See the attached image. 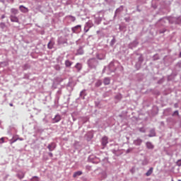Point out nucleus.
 Segmentation results:
<instances>
[{"instance_id":"6ab92c4d","label":"nucleus","mask_w":181,"mask_h":181,"mask_svg":"<svg viewBox=\"0 0 181 181\" xmlns=\"http://www.w3.org/2000/svg\"><path fill=\"white\" fill-rule=\"evenodd\" d=\"M138 46V41L134 40L129 44V49H134Z\"/></svg>"},{"instance_id":"338daca9","label":"nucleus","mask_w":181,"mask_h":181,"mask_svg":"<svg viewBox=\"0 0 181 181\" xmlns=\"http://www.w3.org/2000/svg\"><path fill=\"white\" fill-rule=\"evenodd\" d=\"M5 18H6L5 14H3V15L1 16V19H5Z\"/></svg>"},{"instance_id":"58836bf2","label":"nucleus","mask_w":181,"mask_h":181,"mask_svg":"<svg viewBox=\"0 0 181 181\" xmlns=\"http://www.w3.org/2000/svg\"><path fill=\"white\" fill-rule=\"evenodd\" d=\"M29 69H30V64H25L23 66V70H29Z\"/></svg>"},{"instance_id":"774afa93","label":"nucleus","mask_w":181,"mask_h":181,"mask_svg":"<svg viewBox=\"0 0 181 181\" xmlns=\"http://www.w3.org/2000/svg\"><path fill=\"white\" fill-rule=\"evenodd\" d=\"M96 33H97V35H100V33H101V30L96 31Z\"/></svg>"},{"instance_id":"69168bd1","label":"nucleus","mask_w":181,"mask_h":181,"mask_svg":"<svg viewBox=\"0 0 181 181\" xmlns=\"http://www.w3.org/2000/svg\"><path fill=\"white\" fill-rule=\"evenodd\" d=\"M48 155L50 158H53V153L49 152L48 153Z\"/></svg>"},{"instance_id":"c03bdc74","label":"nucleus","mask_w":181,"mask_h":181,"mask_svg":"<svg viewBox=\"0 0 181 181\" xmlns=\"http://www.w3.org/2000/svg\"><path fill=\"white\" fill-rule=\"evenodd\" d=\"M59 100L60 99H57V98H55L54 105V107H55V108H57V107H59Z\"/></svg>"},{"instance_id":"052dcab7","label":"nucleus","mask_w":181,"mask_h":181,"mask_svg":"<svg viewBox=\"0 0 181 181\" xmlns=\"http://www.w3.org/2000/svg\"><path fill=\"white\" fill-rule=\"evenodd\" d=\"M0 64H3L4 67H6V66H8V63L6 62H0Z\"/></svg>"},{"instance_id":"8fccbe9b","label":"nucleus","mask_w":181,"mask_h":181,"mask_svg":"<svg viewBox=\"0 0 181 181\" xmlns=\"http://www.w3.org/2000/svg\"><path fill=\"white\" fill-rule=\"evenodd\" d=\"M29 77H30V74H25L23 78H24L25 80H29Z\"/></svg>"},{"instance_id":"ddd939ff","label":"nucleus","mask_w":181,"mask_h":181,"mask_svg":"<svg viewBox=\"0 0 181 181\" xmlns=\"http://www.w3.org/2000/svg\"><path fill=\"white\" fill-rule=\"evenodd\" d=\"M86 91L87 90L86 89L81 90L79 94V98H81V100H86V95H87Z\"/></svg>"},{"instance_id":"5fc2aeb1","label":"nucleus","mask_w":181,"mask_h":181,"mask_svg":"<svg viewBox=\"0 0 181 181\" xmlns=\"http://www.w3.org/2000/svg\"><path fill=\"white\" fill-rule=\"evenodd\" d=\"M167 80H168V81H172V80H173L172 75L168 76Z\"/></svg>"},{"instance_id":"7c9ffc66","label":"nucleus","mask_w":181,"mask_h":181,"mask_svg":"<svg viewBox=\"0 0 181 181\" xmlns=\"http://www.w3.org/2000/svg\"><path fill=\"white\" fill-rule=\"evenodd\" d=\"M83 175L82 171H76L74 173L73 177H78V176H81Z\"/></svg>"},{"instance_id":"4d7b16f0","label":"nucleus","mask_w":181,"mask_h":181,"mask_svg":"<svg viewBox=\"0 0 181 181\" xmlns=\"http://www.w3.org/2000/svg\"><path fill=\"white\" fill-rule=\"evenodd\" d=\"M134 151V148H129L126 151V153H129L130 152H132Z\"/></svg>"},{"instance_id":"864d4df0","label":"nucleus","mask_w":181,"mask_h":181,"mask_svg":"<svg viewBox=\"0 0 181 181\" xmlns=\"http://www.w3.org/2000/svg\"><path fill=\"white\" fill-rule=\"evenodd\" d=\"M83 30H84L85 33H87V32H88V30H90V28H89V27H87L86 25H85Z\"/></svg>"},{"instance_id":"2f4dec72","label":"nucleus","mask_w":181,"mask_h":181,"mask_svg":"<svg viewBox=\"0 0 181 181\" xmlns=\"http://www.w3.org/2000/svg\"><path fill=\"white\" fill-rule=\"evenodd\" d=\"M66 19H69V21H71V22H76V17L71 16V15H69L66 16Z\"/></svg>"},{"instance_id":"79ce46f5","label":"nucleus","mask_w":181,"mask_h":181,"mask_svg":"<svg viewBox=\"0 0 181 181\" xmlns=\"http://www.w3.org/2000/svg\"><path fill=\"white\" fill-rule=\"evenodd\" d=\"M159 59H160L159 57V54H156L153 56V62H156V60H159Z\"/></svg>"},{"instance_id":"6e6552de","label":"nucleus","mask_w":181,"mask_h":181,"mask_svg":"<svg viewBox=\"0 0 181 181\" xmlns=\"http://www.w3.org/2000/svg\"><path fill=\"white\" fill-rule=\"evenodd\" d=\"M143 142H144V140H142V139L138 137L137 139H136L133 141V145H135V146H141V145H142Z\"/></svg>"},{"instance_id":"e433bc0d","label":"nucleus","mask_w":181,"mask_h":181,"mask_svg":"<svg viewBox=\"0 0 181 181\" xmlns=\"http://www.w3.org/2000/svg\"><path fill=\"white\" fill-rule=\"evenodd\" d=\"M19 138H16L15 136L12 137L11 139H10V144L12 145V144H15L16 141H18Z\"/></svg>"},{"instance_id":"f03ea898","label":"nucleus","mask_w":181,"mask_h":181,"mask_svg":"<svg viewBox=\"0 0 181 181\" xmlns=\"http://www.w3.org/2000/svg\"><path fill=\"white\" fill-rule=\"evenodd\" d=\"M88 162H90L91 163H100L101 160L105 161V158H98L94 155H90L88 158Z\"/></svg>"},{"instance_id":"bf43d9fd","label":"nucleus","mask_w":181,"mask_h":181,"mask_svg":"<svg viewBox=\"0 0 181 181\" xmlns=\"http://www.w3.org/2000/svg\"><path fill=\"white\" fill-rule=\"evenodd\" d=\"M176 165H177V166H179V167L181 166V159L178 160L176 162Z\"/></svg>"},{"instance_id":"a211bd4d","label":"nucleus","mask_w":181,"mask_h":181,"mask_svg":"<svg viewBox=\"0 0 181 181\" xmlns=\"http://www.w3.org/2000/svg\"><path fill=\"white\" fill-rule=\"evenodd\" d=\"M111 83V78L110 77H105L103 78V84L104 86H110Z\"/></svg>"},{"instance_id":"c85d7f7f","label":"nucleus","mask_w":181,"mask_h":181,"mask_svg":"<svg viewBox=\"0 0 181 181\" xmlns=\"http://www.w3.org/2000/svg\"><path fill=\"white\" fill-rule=\"evenodd\" d=\"M148 136L149 138H152L153 136H156V132H155V129H152L151 130H150V133L148 135Z\"/></svg>"},{"instance_id":"f704fd0d","label":"nucleus","mask_w":181,"mask_h":181,"mask_svg":"<svg viewBox=\"0 0 181 181\" xmlns=\"http://www.w3.org/2000/svg\"><path fill=\"white\" fill-rule=\"evenodd\" d=\"M62 89H59L56 93V97L57 98V100H60V96L62 95Z\"/></svg>"},{"instance_id":"ea45409f","label":"nucleus","mask_w":181,"mask_h":181,"mask_svg":"<svg viewBox=\"0 0 181 181\" xmlns=\"http://www.w3.org/2000/svg\"><path fill=\"white\" fill-rule=\"evenodd\" d=\"M19 9L21 12H23L25 13L28 8H26V7H25L24 6H20Z\"/></svg>"},{"instance_id":"aec40b11","label":"nucleus","mask_w":181,"mask_h":181,"mask_svg":"<svg viewBox=\"0 0 181 181\" xmlns=\"http://www.w3.org/2000/svg\"><path fill=\"white\" fill-rule=\"evenodd\" d=\"M62 119V116L60 115H57L55 117L52 119L53 123L59 122Z\"/></svg>"},{"instance_id":"39448f33","label":"nucleus","mask_w":181,"mask_h":181,"mask_svg":"<svg viewBox=\"0 0 181 181\" xmlns=\"http://www.w3.org/2000/svg\"><path fill=\"white\" fill-rule=\"evenodd\" d=\"M103 21V17L100 16V13L94 15L93 22L95 25H100Z\"/></svg>"},{"instance_id":"680f3d73","label":"nucleus","mask_w":181,"mask_h":181,"mask_svg":"<svg viewBox=\"0 0 181 181\" xmlns=\"http://www.w3.org/2000/svg\"><path fill=\"white\" fill-rule=\"evenodd\" d=\"M177 67H179V69H181V61L178 62L176 64Z\"/></svg>"},{"instance_id":"f8f14e48","label":"nucleus","mask_w":181,"mask_h":181,"mask_svg":"<svg viewBox=\"0 0 181 181\" xmlns=\"http://www.w3.org/2000/svg\"><path fill=\"white\" fill-rule=\"evenodd\" d=\"M97 59L98 60H104L105 59V52H99L96 54Z\"/></svg>"},{"instance_id":"603ef678","label":"nucleus","mask_w":181,"mask_h":181,"mask_svg":"<svg viewBox=\"0 0 181 181\" xmlns=\"http://www.w3.org/2000/svg\"><path fill=\"white\" fill-rule=\"evenodd\" d=\"M166 28H163L158 30V33H160V35H162V33H165V32H166Z\"/></svg>"},{"instance_id":"2eb2a0df","label":"nucleus","mask_w":181,"mask_h":181,"mask_svg":"<svg viewBox=\"0 0 181 181\" xmlns=\"http://www.w3.org/2000/svg\"><path fill=\"white\" fill-rule=\"evenodd\" d=\"M111 152H112L115 156H120V155H122V153H121L119 148H113L111 150Z\"/></svg>"},{"instance_id":"393cba45","label":"nucleus","mask_w":181,"mask_h":181,"mask_svg":"<svg viewBox=\"0 0 181 181\" xmlns=\"http://www.w3.org/2000/svg\"><path fill=\"white\" fill-rule=\"evenodd\" d=\"M115 64H114V62H111L110 64H109V69L110 70V71H115L117 70V69L115 67H114Z\"/></svg>"},{"instance_id":"0e129e2a","label":"nucleus","mask_w":181,"mask_h":181,"mask_svg":"<svg viewBox=\"0 0 181 181\" xmlns=\"http://www.w3.org/2000/svg\"><path fill=\"white\" fill-rule=\"evenodd\" d=\"M174 108H179V104L178 103H175L174 105Z\"/></svg>"},{"instance_id":"4c0bfd02","label":"nucleus","mask_w":181,"mask_h":181,"mask_svg":"<svg viewBox=\"0 0 181 181\" xmlns=\"http://www.w3.org/2000/svg\"><path fill=\"white\" fill-rule=\"evenodd\" d=\"M149 163V161L148 160V158H144L142 161H141V165L143 166H146V165H148Z\"/></svg>"},{"instance_id":"4468645a","label":"nucleus","mask_w":181,"mask_h":181,"mask_svg":"<svg viewBox=\"0 0 181 181\" xmlns=\"http://www.w3.org/2000/svg\"><path fill=\"white\" fill-rule=\"evenodd\" d=\"M54 40L52 38L47 44V48L49 49H53V47H54Z\"/></svg>"},{"instance_id":"37998d69","label":"nucleus","mask_w":181,"mask_h":181,"mask_svg":"<svg viewBox=\"0 0 181 181\" xmlns=\"http://www.w3.org/2000/svg\"><path fill=\"white\" fill-rule=\"evenodd\" d=\"M115 100H121L122 99V95L121 93H118L115 96Z\"/></svg>"},{"instance_id":"49530a36","label":"nucleus","mask_w":181,"mask_h":181,"mask_svg":"<svg viewBox=\"0 0 181 181\" xmlns=\"http://www.w3.org/2000/svg\"><path fill=\"white\" fill-rule=\"evenodd\" d=\"M172 117H180L179 115V110H175L173 114Z\"/></svg>"},{"instance_id":"13d9d810","label":"nucleus","mask_w":181,"mask_h":181,"mask_svg":"<svg viewBox=\"0 0 181 181\" xmlns=\"http://www.w3.org/2000/svg\"><path fill=\"white\" fill-rule=\"evenodd\" d=\"M163 81H165V80L163 78H161L160 80L158 81V84H163Z\"/></svg>"},{"instance_id":"b1692460","label":"nucleus","mask_w":181,"mask_h":181,"mask_svg":"<svg viewBox=\"0 0 181 181\" xmlns=\"http://www.w3.org/2000/svg\"><path fill=\"white\" fill-rule=\"evenodd\" d=\"M124 11V6H120L115 11V16H117V13H121Z\"/></svg>"},{"instance_id":"412c9836","label":"nucleus","mask_w":181,"mask_h":181,"mask_svg":"<svg viewBox=\"0 0 181 181\" xmlns=\"http://www.w3.org/2000/svg\"><path fill=\"white\" fill-rule=\"evenodd\" d=\"M76 56H80L81 54H84V49H83V47H80L77 50H76Z\"/></svg>"},{"instance_id":"6e6d98bb","label":"nucleus","mask_w":181,"mask_h":181,"mask_svg":"<svg viewBox=\"0 0 181 181\" xmlns=\"http://www.w3.org/2000/svg\"><path fill=\"white\" fill-rule=\"evenodd\" d=\"M124 21L125 22H131V17H125Z\"/></svg>"},{"instance_id":"dca6fc26","label":"nucleus","mask_w":181,"mask_h":181,"mask_svg":"<svg viewBox=\"0 0 181 181\" xmlns=\"http://www.w3.org/2000/svg\"><path fill=\"white\" fill-rule=\"evenodd\" d=\"M146 146L147 149H150L151 151L155 148V146L151 141L146 142Z\"/></svg>"},{"instance_id":"1a4fd4ad","label":"nucleus","mask_w":181,"mask_h":181,"mask_svg":"<svg viewBox=\"0 0 181 181\" xmlns=\"http://www.w3.org/2000/svg\"><path fill=\"white\" fill-rule=\"evenodd\" d=\"M58 45H64L67 43V38L66 37L61 36L57 40Z\"/></svg>"},{"instance_id":"a878e982","label":"nucleus","mask_w":181,"mask_h":181,"mask_svg":"<svg viewBox=\"0 0 181 181\" xmlns=\"http://www.w3.org/2000/svg\"><path fill=\"white\" fill-rule=\"evenodd\" d=\"M75 69H76L77 71H81V69H83V65L81 63H76L75 65Z\"/></svg>"},{"instance_id":"7ed1b4c3","label":"nucleus","mask_w":181,"mask_h":181,"mask_svg":"<svg viewBox=\"0 0 181 181\" xmlns=\"http://www.w3.org/2000/svg\"><path fill=\"white\" fill-rule=\"evenodd\" d=\"M87 63L90 69H97V66H98V61L95 58L88 59Z\"/></svg>"},{"instance_id":"9b49d317","label":"nucleus","mask_w":181,"mask_h":181,"mask_svg":"<svg viewBox=\"0 0 181 181\" xmlns=\"http://www.w3.org/2000/svg\"><path fill=\"white\" fill-rule=\"evenodd\" d=\"M47 149H49V152H52L56 149V144L54 142H52L47 146Z\"/></svg>"},{"instance_id":"3c124183","label":"nucleus","mask_w":181,"mask_h":181,"mask_svg":"<svg viewBox=\"0 0 181 181\" xmlns=\"http://www.w3.org/2000/svg\"><path fill=\"white\" fill-rule=\"evenodd\" d=\"M139 132H142L143 134H145L146 132V129H145V127H140L139 129Z\"/></svg>"},{"instance_id":"473e14b6","label":"nucleus","mask_w":181,"mask_h":181,"mask_svg":"<svg viewBox=\"0 0 181 181\" xmlns=\"http://www.w3.org/2000/svg\"><path fill=\"white\" fill-rule=\"evenodd\" d=\"M153 173V168H150L149 170L146 173V176H151Z\"/></svg>"},{"instance_id":"72a5a7b5","label":"nucleus","mask_w":181,"mask_h":181,"mask_svg":"<svg viewBox=\"0 0 181 181\" xmlns=\"http://www.w3.org/2000/svg\"><path fill=\"white\" fill-rule=\"evenodd\" d=\"M85 25L90 29H91V28H93V26H94V24L93 23V21H88L87 23H86Z\"/></svg>"},{"instance_id":"5701e85b","label":"nucleus","mask_w":181,"mask_h":181,"mask_svg":"<svg viewBox=\"0 0 181 181\" xmlns=\"http://www.w3.org/2000/svg\"><path fill=\"white\" fill-rule=\"evenodd\" d=\"M62 81H63V78L62 77H56L54 79V83H53V86H54V83H57V84L62 83Z\"/></svg>"},{"instance_id":"09e8293b","label":"nucleus","mask_w":181,"mask_h":181,"mask_svg":"<svg viewBox=\"0 0 181 181\" xmlns=\"http://www.w3.org/2000/svg\"><path fill=\"white\" fill-rule=\"evenodd\" d=\"M54 69L57 70V71H60V70H62V68L59 64L54 65Z\"/></svg>"},{"instance_id":"9d476101","label":"nucleus","mask_w":181,"mask_h":181,"mask_svg":"<svg viewBox=\"0 0 181 181\" xmlns=\"http://www.w3.org/2000/svg\"><path fill=\"white\" fill-rule=\"evenodd\" d=\"M107 144H108V137L107 136H105L101 139V145L102 146H107Z\"/></svg>"},{"instance_id":"c9c22d12","label":"nucleus","mask_w":181,"mask_h":181,"mask_svg":"<svg viewBox=\"0 0 181 181\" xmlns=\"http://www.w3.org/2000/svg\"><path fill=\"white\" fill-rule=\"evenodd\" d=\"M0 28L4 31L6 30V24L5 23H0Z\"/></svg>"},{"instance_id":"de8ad7c7","label":"nucleus","mask_w":181,"mask_h":181,"mask_svg":"<svg viewBox=\"0 0 181 181\" xmlns=\"http://www.w3.org/2000/svg\"><path fill=\"white\" fill-rule=\"evenodd\" d=\"M66 87L70 88L71 90H73V82L72 81H69Z\"/></svg>"},{"instance_id":"bb28decb","label":"nucleus","mask_w":181,"mask_h":181,"mask_svg":"<svg viewBox=\"0 0 181 181\" xmlns=\"http://www.w3.org/2000/svg\"><path fill=\"white\" fill-rule=\"evenodd\" d=\"M101 86H103V81L101 79H98L95 83V87L98 88V87H101Z\"/></svg>"},{"instance_id":"f3484780","label":"nucleus","mask_w":181,"mask_h":181,"mask_svg":"<svg viewBox=\"0 0 181 181\" xmlns=\"http://www.w3.org/2000/svg\"><path fill=\"white\" fill-rule=\"evenodd\" d=\"M25 173H23V171H19L16 175V177H18V179H20V180H22V179H23V177H25Z\"/></svg>"},{"instance_id":"0eeeda50","label":"nucleus","mask_w":181,"mask_h":181,"mask_svg":"<svg viewBox=\"0 0 181 181\" xmlns=\"http://www.w3.org/2000/svg\"><path fill=\"white\" fill-rule=\"evenodd\" d=\"M73 33H80L81 32V25H77L71 28Z\"/></svg>"},{"instance_id":"4be33fe9","label":"nucleus","mask_w":181,"mask_h":181,"mask_svg":"<svg viewBox=\"0 0 181 181\" xmlns=\"http://www.w3.org/2000/svg\"><path fill=\"white\" fill-rule=\"evenodd\" d=\"M10 20L11 22H16V23L19 22V18H18V17L13 15L10 16Z\"/></svg>"},{"instance_id":"a19ab883","label":"nucleus","mask_w":181,"mask_h":181,"mask_svg":"<svg viewBox=\"0 0 181 181\" xmlns=\"http://www.w3.org/2000/svg\"><path fill=\"white\" fill-rule=\"evenodd\" d=\"M11 13H13V15H18V11L16 8H11Z\"/></svg>"},{"instance_id":"423d86ee","label":"nucleus","mask_w":181,"mask_h":181,"mask_svg":"<svg viewBox=\"0 0 181 181\" xmlns=\"http://www.w3.org/2000/svg\"><path fill=\"white\" fill-rule=\"evenodd\" d=\"M85 138H86V141H88V142H89V141H91V139L94 138L93 131L92 130V131L88 132L85 135Z\"/></svg>"},{"instance_id":"e2e57ef3","label":"nucleus","mask_w":181,"mask_h":181,"mask_svg":"<svg viewBox=\"0 0 181 181\" xmlns=\"http://www.w3.org/2000/svg\"><path fill=\"white\" fill-rule=\"evenodd\" d=\"M5 142V139H4V137L0 139V144H4Z\"/></svg>"},{"instance_id":"cd10ccee","label":"nucleus","mask_w":181,"mask_h":181,"mask_svg":"<svg viewBox=\"0 0 181 181\" xmlns=\"http://www.w3.org/2000/svg\"><path fill=\"white\" fill-rule=\"evenodd\" d=\"M73 64V62L66 59L65 61V67H67L68 69H70V67H71V65Z\"/></svg>"},{"instance_id":"a18cd8bd","label":"nucleus","mask_w":181,"mask_h":181,"mask_svg":"<svg viewBox=\"0 0 181 181\" xmlns=\"http://www.w3.org/2000/svg\"><path fill=\"white\" fill-rule=\"evenodd\" d=\"M30 181H40V178L37 176H33L31 179Z\"/></svg>"},{"instance_id":"f257e3e1","label":"nucleus","mask_w":181,"mask_h":181,"mask_svg":"<svg viewBox=\"0 0 181 181\" xmlns=\"http://www.w3.org/2000/svg\"><path fill=\"white\" fill-rule=\"evenodd\" d=\"M134 56L137 59V61L135 64V69L136 70H139L141 67H142V63H144V57L142 56V54L138 53H136Z\"/></svg>"},{"instance_id":"20e7f679","label":"nucleus","mask_w":181,"mask_h":181,"mask_svg":"<svg viewBox=\"0 0 181 181\" xmlns=\"http://www.w3.org/2000/svg\"><path fill=\"white\" fill-rule=\"evenodd\" d=\"M169 19H170V18L164 17L163 18H160L157 22L158 28H161V26L165 27V25H166V22H168V21L169 22Z\"/></svg>"},{"instance_id":"c756f323","label":"nucleus","mask_w":181,"mask_h":181,"mask_svg":"<svg viewBox=\"0 0 181 181\" xmlns=\"http://www.w3.org/2000/svg\"><path fill=\"white\" fill-rule=\"evenodd\" d=\"M113 38L112 39V40L110 42V46H111V47H114V45H115V43H117V39H115V36L112 37Z\"/></svg>"}]
</instances>
